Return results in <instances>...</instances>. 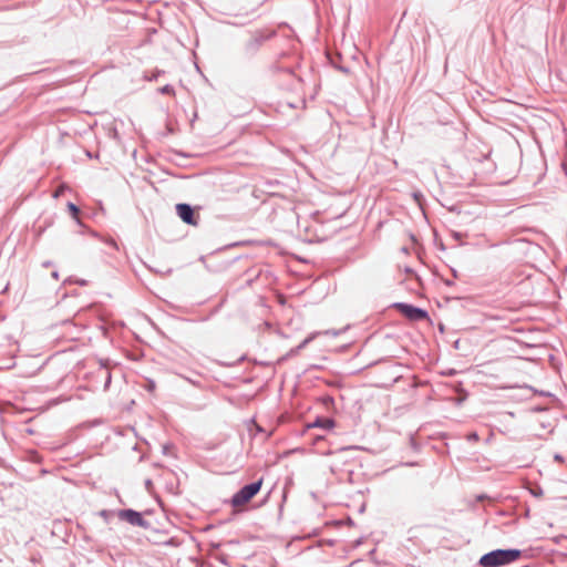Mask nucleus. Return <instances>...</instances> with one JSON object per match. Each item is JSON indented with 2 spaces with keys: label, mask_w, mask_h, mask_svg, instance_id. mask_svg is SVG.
I'll return each instance as SVG.
<instances>
[{
  "label": "nucleus",
  "mask_w": 567,
  "mask_h": 567,
  "mask_svg": "<svg viewBox=\"0 0 567 567\" xmlns=\"http://www.w3.org/2000/svg\"><path fill=\"white\" fill-rule=\"evenodd\" d=\"M522 555L523 551L517 548H497L481 556L478 565L481 567H502L518 560Z\"/></svg>",
  "instance_id": "nucleus-1"
},
{
  "label": "nucleus",
  "mask_w": 567,
  "mask_h": 567,
  "mask_svg": "<svg viewBox=\"0 0 567 567\" xmlns=\"http://www.w3.org/2000/svg\"><path fill=\"white\" fill-rule=\"evenodd\" d=\"M42 266H43L44 268H49V267H51V266H52V261H50V260L44 261V262L42 264Z\"/></svg>",
  "instance_id": "nucleus-20"
},
{
  "label": "nucleus",
  "mask_w": 567,
  "mask_h": 567,
  "mask_svg": "<svg viewBox=\"0 0 567 567\" xmlns=\"http://www.w3.org/2000/svg\"><path fill=\"white\" fill-rule=\"evenodd\" d=\"M321 401H322L323 405L327 408H329L330 405H333V403H334L333 398L330 395L322 396Z\"/></svg>",
  "instance_id": "nucleus-13"
},
{
  "label": "nucleus",
  "mask_w": 567,
  "mask_h": 567,
  "mask_svg": "<svg viewBox=\"0 0 567 567\" xmlns=\"http://www.w3.org/2000/svg\"><path fill=\"white\" fill-rule=\"evenodd\" d=\"M51 276H52V278H54L55 280H58V279H59V271H56V270H55V271H53V272L51 274Z\"/></svg>",
  "instance_id": "nucleus-21"
},
{
  "label": "nucleus",
  "mask_w": 567,
  "mask_h": 567,
  "mask_svg": "<svg viewBox=\"0 0 567 567\" xmlns=\"http://www.w3.org/2000/svg\"><path fill=\"white\" fill-rule=\"evenodd\" d=\"M276 35V31H261L256 30L250 33V37L244 42L241 48V55L244 59H252L258 51L260 50L261 45L267 41L270 40L272 37Z\"/></svg>",
  "instance_id": "nucleus-2"
},
{
  "label": "nucleus",
  "mask_w": 567,
  "mask_h": 567,
  "mask_svg": "<svg viewBox=\"0 0 567 567\" xmlns=\"http://www.w3.org/2000/svg\"><path fill=\"white\" fill-rule=\"evenodd\" d=\"M329 60H330L332 66L336 68L337 70L341 71L344 74L350 73V69L348 66H344L341 63H337L332 56H329Z\"/></svg>",
  "instance_id": "nucleus-10"
},
{
  "label": "nucleus",
  "mask_w": 567,
  "mask_h": 567,
  "mask_svg": "<svg viewBox=\"0 0 567 567\" xmlns=\"http://www.w3.org/2000/svg\"><path fill=\"white\" fill-rule=\"evenodd\" d=\"M312 340V337H308L306 338L298 347H297V350H300L302 348H305L310 341Z\"/></svg>",
  "instance_id": "nucleus-16"
},
{
  "label": "nucleus",
  "mask_w": 567,
  "mask_h": 567,
  "mask_svg": "<svg viewBox=\"0 0 567 567\" xmlns=\"http://www.w3.org/2000/svg\"><path fill=\"white\" fill-rule=\"evenodd\" d=\"M116 516L132 526H137L143 529H151L152 527L151 523L146 520L140 512L132 508L118 509Z\"/></svg>",
  "instance_id": "nucleus-5"
},
{
  "label": "nucleus",
  "mask_w": 567,
  "mask_h": 567,
  "mask_svg": "<svg viewBox=\"0 0 567 567\" xmlns=\"http://www.w3.org/2000/svg\"><path fill=\"white\" fill-rule=\"evenodd\" d=\"M154 389H155V383H154V381H150V382H148V385H147V390L152 391V390H154Z\"/></svg>",
  "instance_id": "nucleus-18"
},
{
  "label": "nucleus",
  "mask_w": 567,
  "mask_h": 567,
  "mask_svg": "<svg viewBox=\"0 0 567 567\" xmlns=\"http://www.w3.org/2000/svg\"><path fill=\"white\" fill-rule=\"evenodd\" d=\"M445 284H446V285H449V286H451V285H453V281H451V280H446V281H445Z\"/></svg>",
  "instance_id": "nucleus-23"
},
{
  "label": "nucleus",
  "mask_w": 567,
  "mask_h": 567,
  "mask_svg": "<svg viewBox=\"0 0 567 567\" xmlns=\"http://www.w3.org/2000/svg\"><path fill=\"white\" fill-rule=\"evenodd\" d=\"M555 461H558V462H563L564 461V457L560 455V454H556L554 456Z\"/></svg>",
  "instance_id": "nucleus-19"
},
{
  "label": "nucleus",
  "mask_w": 567,
  "mask_h": 567,
  "mask_svg": "<svg viewBox=\"0 0 567 567\" xmlns=\"http://www.w3.org/2000/svg\"><path fill=\"white\" fill-rule=\"evenodd\" d=\"M336 422L331 417L318 416L309 427H321L323 430H331L334 427Z\"/></svg>",
  "instance_id": "nucleus-7"
},
{
  "label": "nucleus",
  "mask_w": 567,
  "mask_h": 567,
  "mask_svg": "<svg viewBox=\"0 0 567 567\" xmlns=\"http://www.w3.org/2000/svg\"><path fill=\"white\" fill-rule=\"evenodd\" d=\"M66 207H68V210H69L70 215L72 216V218L75 219L78 224H81L79 206H76L72 202H69Z\"/></svg>",
  "instance_id": "nucleus-8"
},
{
  "label": "nucleus",
  "mask_w": 567,
  "mask_h": 567,
  "mask_svg": "<svg viewBox=\"0 0 567 567\" xmlns=\"http://www.w3.org/2000/svg\"><path fill=\"white\" fill-rule=\"evenodd\" d=\"M163 73H164V71H163V70H158V69H156V70H154L150 75H148V74H145V75H144V79H145L146 81H150V82H152V81H156V80L158 79V76H159V75H162Z\"/></svg>",
  "instance_id": "nucleus-11"
},
{
  "label": "nucleus",
  "mask_w": 567,
  "mask_h": 567,
  "mask_svg": "<svg viewBox=\"0 0 567 567\" xmlns=\"http://www.w3.org/2000/svg\"><path fill=\"white\" fill-rule=\"evenodd\" d=\"M392 307L399 310L406 319L411 321H422L429 318L426 310L405 302H394Z\"/></svg>",
  "instance_id": "nucleus-4"
},
{
  "label": "nucleus",
  "mask_w": 567,
  "mask_h": 567,
  "mask_svg": "<svg viewBox=\"0 0 567 567\" xmlns=\"http://www.w3.org/2000/svg\"><path fill=\"white\" fill-rule=\"evenodd\" d=\"M189 383L197 388H203L200 377L198 375L196 379L185 378Z\"/></svg>",
  "instance_id": "nucleus-14"
},
{
  "label": "nucleus",
  "mask_w": 567,
  "mask_h": 567,
  "mask_svg": "<svg viewBox=\"0 0 567 567\" xmlns=\"http://www.w3.org/2000/svg\"><path fill=\"white\" fill-rule=\"evenodd\" d=\"M264 483V478L244 485L239 491H237L230 498V505L234 508L241 507L248 504L261 489Z\"/></svg>",
  "instance_id": "nucleus-3"
},
{
  "label": "nucleus",
  "mask_w": 567,
  "mask_h": 567,
  "mask_svg": "<svg viewBox=\"0 0 567 567\" xmlns=\"http://www.w3.org/2000/svg\"><path fill=\"white\" fill-rule=\"evenodd\" d=\"M472 439H477V434H476V433H474V434L472 435Z\"/></svg>",
  "instance_id": "nucleus-24"
},
{
  "label": "nucleus",
  "mask_w": 567,
  "mask_h": 567,
  "mask_svg": "<svg viewBox=\"0 0 567 567\" xmlns=\"http://www.w3.org/2000/svg\"><path fill=\"white\" fill-rule=\"evenodd\" d=\"M158 92L161 94H165V95H174L175 94V90L171 84H166V85L159 87Z\"/></svg>",
  "instance_id": "nucleus-12"
},
{
  "label": "nucleus",
  "mask_w": 567,
  "mask_h": 567,
  "mask_svg": "<svg viewBox=\"0 0 567 567\" xmlns=\"http://www.w3.org/2000/svg\"><path fill=\"white\" fill-rule=\"evenodd\" d=\"M532 494L536 497H540L543 495V489L538 487L537 489L532 491Z\"/></svg>",
  "instance_id": "nucleus-17"
},
{
  "label": "nucleus",
  "mask_w": 567,
  "mask_h": 567,
  "mask_svg": "<svg viewBox=\"0 0 567 567\" xmlns=\"http://www.w3.org/2000/svg\"><path fill=\"white\" fill-rule=\"evenodd\" d=\"M104 373H105V384H104V388L107 389L110 383H111L112 375H111V372L109 370H105Z\"/></svg>",
  "instance_id": "nucleus-15"
},
{
  "label": "nucleus",
  "mask_w": 567,
  "mask_h": 567,
  "mask_svg": "<svg viewBox=\"0 0 567 567\" xmlns=\"http://www.w3.org/2000/svg\"><path fill=\"white\" fill-rule=\"evenodd\" d=\"M97 514H99L100 517H102L105 520V523H109L110 519L114 515H116V512L111 511V509H101Z\"/></svg>",
  "instance_id": "nucleus-9"
},
{
  "label": "nucleus",
  "mask_w": 567,
  "mask_h": 567,
  "mask_svg": "<svg viewBox=\"0 0 567 567\" xmlns=\"http://www.w3.org/2000/svg\"><path fill=\"white\" fill-rule=\"evenodd\" d=\"M177 216L187 225L196 226L198 224V216L195 215L193 206L186 203L176 205Z\"/></svg>",
  "instance_id": "nucleus-6"
},
{
  "label": "nucleus",
  "mask_w": 567,
  "mask_h": 567,
  "mask_svg": "<svg viewBox=\"0 0 567 567\" xmlns=\"http://www.w3.org/2000/svg\"><path fill=\"white\" fill-rule=\"evenodd\" d=\"M78 284L80 286H85L86 285V280H84V279L78 280Z\"/></svg>",
  "instance_id": "nucleus-22"
}]
</instances>
